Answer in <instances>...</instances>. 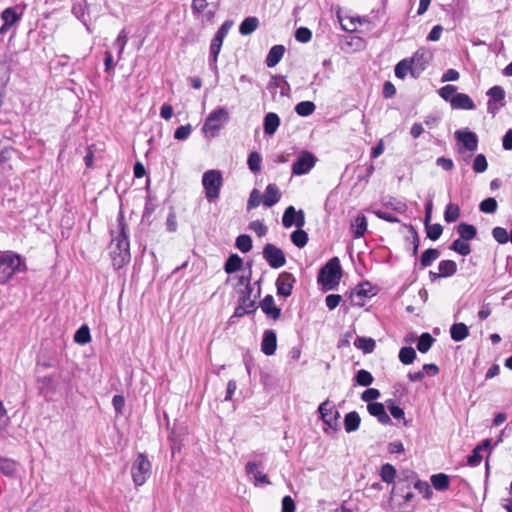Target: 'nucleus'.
<instances>
[{
	"label": "nucleus",
	"instance_id": "f257e3e1",
	"mask_svg": "<svg viewBox=\"0 0 512 512\" xmlns=\"http://www.w3.org/2000/svg\"><path fill=\"white\" fill-rule=\"evenodd\" d=\"M118 228L117 235H112L109 245V254L115 269L122 268L131 259L129 238L122 216L118 219Z\"/></svg>",
	"mask_w": 512,
	"mask_h": 512
},
{
	"label": "nucleus",
	"instance_id": "f03ea898",
	"mask_svg": "<svg viewBox=\"0 0 512 512\" xmlns=\"http://www.w3.org/2000/svg\"><path fill=\"white\" fill-rule=\"evenodd\" d=\"M342 278V267L338 257H332L319 269L317 281L323 289L334 290L338 287Z\"/></svg>",
	"mask_w": 512,
	"mask_h": 512
},
{
	"label": "nucleus",
	"instance_id": "7ed1b4c3",
	"mask_svg": "<svg viewBox=\"0 0 512 512\" xmlns=\"http://www.w3.org/2000/svg\"><path fill=\"white\" fill-rule=\"evenodd\" d=\"M25 267L21 257L12 252L6 251L0 255V284H6L14 274Z\"/></svg>",
	"mask_w": 512,
	"mask_h": 512
},
{
	"label": "nucleus",
	"instance_id": "20e7f679",
	"mask_svg": "<svg viewBox=\"0 0 512 512\" xmlns=\"http://www.w3.org/2000/svg\"><path fill=\"white\" fill-rule=\"evenodd\" d=\"M202 185L205 190V196L209 202L217 199L223 185L221 171L214 169L206 171L202 176Z\"/></svg>",
	"mask_w": 512,
	"mask_h": 512
},
{
	"label": "nucleus",
	"instance_id": "39448f33",
	"mask_svg": "<svg viewBox=\"0 0 512 512\" xmlns=\"http://www.w3.org/2000/svg\"><path fill=\"white\" fill-rule=\"evenodd\" d=\"M252 457L254 460L247 462L245 465V472L249 480L255 486L270 485L271 482L268 476L259 471V468L263 467L264 453L253 452Z\"/></svg>",
	"mask_w": 512,
	"mask_h": 512
},
{
	"label": "nucleus",
	"instance_id": "423d86ee",
	"mask_svg": "<svg viewBox=\"0 0 512 512\" xmlns=\"http://www.w3.org/2000/svg\"><path fill=\"white\" fill-rule=\"evenodd\" d=\"M229 113L226 108L219 107L213 110L206 118L202 131L205 135L216 137L223 124L228 122Z\"/></svg>",
	"mask_w": 512,
	"mask_h": 512
},
{
	"label": "nucleus",
	"instance_id": "0eeeda50",
	"mask_svg": "<svg viewBox=\"0 0 512 512\" xmlns=\"http://www.w3.org/2000/svg\"><path fill=\"white\" fill-rule=\"evenodd\" d=\"M152 465L144 453H138L131 466V475L136 486H142L151 476Z\"/></svg>",
	"mask_w": 512,
	"mask_h": 512
},
{
	"label": "nucleus",
	"instance_id": "6e6552de",
	"mask_svg": "<svg viewBox=\"0 0 512 512\" xmlns=\"http://www.w3.org/2000/svg\"><path fill=\"white\" fill-rule=\"evenodd\" d=\"M433 59V53L425 48H419L412 57L409 58V62L413 65L412 77L417 79L425 71Z\"/></svg>",
	"mask_w": 512,
	"mask_h": 512
},
{
	"label": "nucleus",
	"instance_id": "1a4fd4ad",
	"mask_svg": "<svg viewBox=\"0 0 512 512\" xmlns=\"http://www.w3.org/2000/svg\"><path fill=\"white\" fill-rule=\"evenodd\" d=\"M263 258L273 269H278L286 264V257L283 250L274 244L268 243L263 248Z\"/></svg>",
	"mask_w": 512,
	"mask_h": 512
},
{
	"label": "nucleus",
	"instance_id": "9d476101",
	"mask_svg": "<svg viewBox=\"0 0 512 512\" xmlns=\"http://www.w3.org/2000/svg\"><path fill=\"white\" fill-rule=\"evenodd\" d=\"M316 157L309 151H301L292 165V173L303 175L308 173L316 164Z\"/></svg>",
	"mask_w": 512,
	"mask_h": 512
},
{
	"label": "nucleus",
	"instance_id": "9b49d317",
	"mask_svg": "<svg viewBox=\"0 0 512 512\" xmlns=\"http://www.w3.org/2000/svg\"><path fill=\"white\" fill-rule=\"evenodd\" d=\"M318 412L325 424L334 430L338 429V419L340 417V413L330 405L329 400H325L319 405Z\"/></svg>",
	"mask_w": 512,
	"mask_h": 512
},
{
	"label": "nucleus",
	"instance_id": "f8f14e48",
	"mask_svg": "<svg viewBox=\"0 0 512 512\" xmlns=\"http://www.w3.org/2000/svg\"><path fill=\"white\" fill-rule=\"evenodd\" d=\"M296 279L292 273L283 272L276 280L277 294L283 297H289L292 294Z\"/></svg>",
	"mask_w": 512,
	"mask_h": 512
},
{
	"label": "nucleus",
	"instance_id": "ddd939ff",
	"mask_svg": "<svg viewBox=\"0 0 512 512\" xmlns=\"http://www.w3.org/2000/svg\"><path fill=\"white\" fill-rule=\"evenodd\" d=\"M456 139L462 143L464 148L470 152H474L478 147L477 135L469 130H458L455 132Z\"/></svg>",
	"mask_w": 512,
	"mask_h": 512
},
{
	"label": "nucleus",
	"instance_id": "4468645a",
	"mask_svg": "<svg viewBox=\"0 0 512 512\" xmlns=\"http://www.w3.org/2000/svg\"><path fill=\"white\" fill-rule=\"evenodd\" d=\"M277 349V336L273 330H265L261 342V351L267 355L272 356Z\"/></svg>",
	"mask_w": 512,
	"mask_h": 512
},
{
	"label": "nucleus",
	"instance_id": "2eb2a0df",
	"mask_svg": "<svg viewBox=\"0 0 512 512\" xmlns=\"http://www.w3.org/2000/svg\"><path fill=\"white\" fill-rule=\"evenodd\" d=\"M452 109L456 110H474L476 108L472 98L465 93H457L450 100Z\"/></svg>",
	"mask_w": 512,
	"mask_h": 512
},
{
	"label": "nucleus",
	"instance_id": "dca6fc26",
	"mask_svg": "<svg viewBox=\"0 0 512 512\" xmlns=\"http://www.w3.org/2000/svg\"><path fill=\"white\" fill-rule=\"evenodd\" d=\"M260 308L269 318L278 320L281 317V309L275 305L272 295H266L260 302Z\"/></svg>",
	"mask_w": 512,
	"mask_h": 512
},
{
	"label": "nucleus",
	"instance_id": "f3484780",
	"mask_svg": "<svg viewBox=\"0 0 512 512\" xmlns=\"http://www.w3.org/2000/svg\"><path fill=\"white\" fill-rule=\"evenodd\" d=\"M73 13L86 26L87 30H92V22L90 19L89 5L84 0L73 6Z\"/></svg>",
	"mask_w": 512,
	"mask_h": 512
},
{
	"label": "nucleus",
	"instance_id": "a211bd4d",
	"mask_svg": "<svg viewBox=\"0 0 512 512\" xmlns=\"http://www.w3.org/2000/svg\"><path fill=\"white\" fill-rule=\"evenodd\" d=\"M368 412L377 418V420L384 425L391 424V418L385 411V406L379 402L369 403L367 405Z\"/></svg>",
	"mask_w": 512,
	"mask_h": 512
},
{
	"label": "nucleus",
	"instance_id": "6ab92c4d",
	"mask_svg": "<svg viewBox=\"0 0 512 512\" xmlns=\"http://www.w3.org/2000/svg\"><path fill=\"white\" fill-rule=\"evenodd\" d=\"M281 192L278 186L274 183L267 185L263 197V204L266 207H272L280 201Z\"/></svg>",
	"mask_w": 512,
	"mask_h": 512
},
{
	"label": "nucleus",
	"instance_id": "aec40b11",
	"mask_svg": "<svg viewBox=\"0 0 512 512\" xmlns=\"http://www.w3.org/2000/svg\"><path fill=\"white\" fill-rule=\"evenodd\" d=\"M280 122V117L276 113H267L263 121L264 133L269 136L274 135L280 126Z\"/></svg>",
	"mask_w": 512,
	"mask_h": 512
},
{
	"label": "nucleus",
	"instance_id": "412c9836",
	"mask_svg": "<svg viewBox=\"0 0 512 512\" xmlns=\"http://www.w3.org/2000/svg\"><path fill=\"white\" fill-rule=\"evenodd\" d=\"M285 53V47L283 45H274L268 52L265 60L267 67H275L282 59Z\"/></svg>",
	"mask_w": 512,
	"mask_h": 512
},
{
	"label": "nucleus",
	"instance_id": "4be33fe9",
	"mask_svg": "<svg viewBox=\"0 0 512 512\" xmlns=\"http://www.w3.org/2000/svg\"><path fill=\"white\" fill-rule=\"evenodd\" d=\"M354 346L361 350L364 354H370L374 351L376 343L373 338L357 336L354 341Z\"/></svg>",
	"mask_w": 512,
	"mask_h": 512
},
{
	"label": "nucleus",
	"instance_id": "5701e85b",
	"mask_svg": "<svg viewBox=\"0 0 512 512\" xmlns=\"http://www.w3.org/2000/svg\"><path fill=\"white\" fill-rule=\"evenodd\" d=\"M361 423V418L358 412L352 411L344 417V428L347 433H352L358 430Z\"/></svg>",
	"mask_w": 512,
	"mask_h": 512
},
{
	"label": "nucleus",
	"instance_id": "b1692460",
	"mask_svg": "<svg viewBox=\"0 0 512 512\" xmlns=\"http://www.w3.org/2000/svg\"><path fill=\"white\" fill-rule=\"evenodd\" d=\"M457 233L460 238L465 241H470L474 239L477 235V229L474 225L468 224L465 222H461L456 227Z\"/></svg>",
	"mask_w": 512,
	"mask_h": 512
},
{
	"label": "nucleus",
	"instance_id": "393cba45",
	"mask_svg": "<svg viewBox=\"0 0 512 512\" xmlns=\"http://www.w3.org/2000/svg\"><path fill=\"white\" fill-rule=\"evenodd\" d=\"M450 335L452 340L460 342L468 337L469 329L464 323H454L450 328Z\"/></svg>",
	"mask_w": 512,
	"mask_h": 512
},
{
	"label": "nucleus",
	"instance_id": "a878e982",
	"mask_svg": "<svg viewBox=\"0 0 512 512\" xmlns=\"http://www.w3.org/2000/svg\"><path fill=\"white\" fill-rule=\"evenodd\" d=\"M259 26L257 17L251 16L245 18L239 26V32L243 36L252 34Z\"/></svg>",
	"mask_w": 512,
	"mask_h": 512
},
{
	"label": "nucleus",
	"instance_id": "bb28decb",
	"mask_svg": "<svg viewBox=\"0 0 512 512\" xmlns=\"http://www.w3.org/2000/svg\"><path fill=\"white\" fill-rule=\"evenodd\" d=\"M242 265V258L238 254H231L224 264V271L227 274H233L236 271L240 270Z\"/></svg>",
	"mask_w": 512,
	"mask_h": 512
},
{
	"label": "nucleus",
	"instance_id": "cd10ccee",
	"mask_svg": "<svg viewBox=\"0 0 512 512\" xmlns=\"http://www.w3.org/2000/svg\"><path fill=\"white\" fill-rule=\"evenodd\" d=\"M440 256V251L435 248L426 249L421 257H420V266L421 268H426L432 265V263L438 259Z\"/></svg>",
	"mask_w": 512,
	"mask_h": 512
},
{
	"label": "nucleus",
	"instance_id": "c85d7f7f",
	"mask_svg": "<svg viewBox=\"0 0 512 512\" xmlns=\"http://www.w3.org/2000/svg\"><path fill=\"white\" fill-rule=\"evenodd\" d=\"M438 270L443 278L451 277L457 272V264L453 260H442L438 264Z\"/></svg>",
	"mask_w": 512,
	"mask_h": 512
},
{
	"label": "nucleus",
	"instance_id": "c756f323",
	"mask_svg": "<svg viewBox=\"0 0 512 512\" xmlns=\"http://www.w3.org/2000/svg\"><path fill=\"white\" fill-rule=\"evenodd\" d=\"M431 483L438 491H445L449 488V476L444 473H438L431 476Z\"/></svg>",
	"mask_w": 512,
	"mask_h": 512
},
{
	"label": "nucleus",
	"instance_id": "7c9ffc66",
	"mask_svg": "<svg viewBox=\"0 0 512 512\" xmlns=\"http://www.w3.org/2000/svg\"><path fill=\"white\" fill-rule=\"evenodd\" d=\"M1 18L4 21L5 28H11V26L20 20L21 14L17 13L12 7L6 8L1 13Z\"/></svg>",
	"mask_w": 512,
	"mask_h": 512
},
{
	"label": "nucleus",
	"instance_id": "2f4dec72",
	"mask_svg": "<svg viewBox=\"0 0 512 512\" xmlns=\"http://www.w3.org/2000/svg\"><path fill=\"white\" fill-rule=\"evenodd\" d=\"M413 65L409 62V58L399 61L395 66V76L399 79H404L408 73L412 76Z\"/></svg>",
	"mask_w": 512,
	"mask_h": 512
},
{
	"label": "nucleus",
	"instance_id": "473e14b6",
	"mask_svg": "<svg viewBox=\"0 0 512 512\" xmlns=\"http://www.w3.org/2000/svg\"><path fill=\"white\" fill-rule=\"evenodd\" d=\"M340 22H341V27L344 31H347V32H354L356 31L357 29V23L361 24L363 22H367V20L365 18H360V17H345V18H340Z\"/></svg>",
	"mask_w": 512,
	"mask_h": 512
},
{
	"label": "nucleus",
	"instance_id": "72a5a7b5",
	"mask_svg": "<svg viewBox=\"0 0 512 512\" xmlns=\"http://www.w3.org/2000/svg\"><path fill=\"white\" fill-rule=\"evenodd\" d=\"M434 342L435 339L428 332H424L418 339L417 349L421 353H426L430 350Z\"/></svg>",
	"mask_w": 512,
	"mask_h": 512
},
{
	"label": "nucleus",
	"instance_id": "f704fd0d",
	"mask_svg": "<svg viewBox=\"0 0 512 512\" xmlns=\"http://www.w3.org/2000/svg\"><path fill=\"white\" fill-rule=\"evenodd\" d=\"M308 240V234L303 229H297L291 233V241L298 248L306 246Z\"/></svg>",
	"mask_w": 512,
	"mask_h": 512
},
{
	"label": "nucleus",
	"instance_id": "c9c22d12",
	"mask_svg": "<svg viewBox=\"0 0 512 512\" xmlns=\"http://www.w3.org/2000/svg\"><path fill=\"white\" fill-rule=\"evenodd\" d=\"M416 356L417 355H416L414 348H412L410 346L402 347L399 351V360L404 365L412 364L414 362V360L416 359Z\"/></svg>",
	"mask_w": 512,
	"mask_h": 512
},
{
	"label": "nucleus",
	"instance_id": "e433bc0d",
	"mask_svg": "<svg viewBox=\"0 0 512 512\" xmlns=\"http://www.w3.org/2000/svg\"><path fill=\"white\" fill-rule=\"evenodd\" d=\"M380 475L382 481L391 484L395 481L397 471L393 465L386 463L381 467Z\"/></svg>",
	"mask_w": 512,
	"mask_h": 512
},
{
	"label": "nucleus",
	"instance_id": "4c0bfd02",
	"mask_svg": "<svg viewBox=\"0 0 512 512\" xmlns=\"http://www.w3.org/2000/svg\"><path fill=\"white\" fill-rule=\"evenodd\" d=\"M316 109L312 101H301L295 106V112L302 117L311 115Z\"/></svg>",
	"mask_w": 512,
	"mask_h": 512
},
{
	"label": "nucleus",
	"instance_id": "58836bf2",
	"mask_svg": "<svg viewBox=\"0 0 512 512\" xmlns=\"http://www.w3.org/2000/svg\"><path fill=\"white\" fill-rule=\"evenodd\" d=\"M450 249L462 256H467L471 253L470 245L467 243V241L461 238L454 240L450 245Z\"/></svg>",
	"mask_w": 512,
	"mask_h": 512
},
{
	"label": "nucleus",
	"instance_id": "ea45409f",
	"mask_svg": "<svg viewBox=\"0 0 512 512\" xmlns=\"http://www.w3.org/2000/svg\"><path fill=\"white\" fill-rule=\"evenodd\" d=\"M354 238L362 237L367 231V219L363 214L358 215L354 221Z\"/></svg>",
	"mask_w": 512,
	"mask_h": 512
},
{
	"label": "nucleus",
	"instance_id": "a19ab883",
	"mask_svg": "<svg viewBox=\"0 0 512 512\" xmlns=\"http://www.w3.org/2000/svg\"><path fill=\"white\" fill-rule=\"evenodd\" d=\"M235 246L241 252L247 253L252 249V239L247 234H241L236 238Z\"/></svg>",
	"mask_w": 512,
	"mask_h": 512
},
{
	"label": "nucleus",
	"instance_id": "79ce46f5",
	"mask_svg": "<svg viewBox=\"0 0 512 512\" xmlns=\"http://www.w3.org/2000/svg\"><path fill=\"white\" fill-rule=\"evenodd\" d=\"M355 380L358 385L367 387L373 383L374 378L369 371L360 369L355 375Z\"/></svg>",
	"mask_w": 512,
	"mask_h": 512
},
{
	"label": "nucleus",
	"instance_id": "37998d69",
	"mask_svg": "<svg viewBox=\"0 0 512 512\" xmlns=\"http://www.w3.org/2000/svg\"><path fill=\"white\" fill-rule=\"evenodd\" d=\"M16 470L17 468L15 461L0 456V471L3 474L7 476H12L15 474Z\"/></svg>",
	"mask_w": 512,
	"mask_h": 512
},
{
	"label": "nucleus",
	"instance_id": "c03bdc74",
	"mask_svg": "<svg viewBox=\"0 0 512 512\" xmlns=\"http://www.w3.org/2000/svg\"><path fill=\"white\" fill-rule=\"evenodd\" d=\"M297 213H298V211H296L294 206H288L285 209L283 217H282V224L285 228H290L294 225V223H295L294 220L296 218Z\"/></svg>",
	"mask_w": 512,
	"mask_h": 512
},
{
	"label": "nucleus",
	"instance_id": "a18cd8bd",
	"mask_svg": "<svg viewBox=\"0 0 512 512\" xmlns=\"http://www.w3.org/2000/svg\"><path fill=\"white\" fill-rule=\"evenodd\" d=\"M74 340L78 344H86L91 340L90 330L87 325L81 326L74 335Z\"/></svg>",
	"mask_w": 512,
	"mask_h": 512
},
{
	"label": "nucleus",
	"instance_id": "49530a36",
	"mask_svg": "<svg viewBox=\"0 0 512 512\" xmlns=\"http://www.w3.org/2000/svg\"><path fill=\"white\" fill-rule=\"evenodd\" d=\"M497 208H498V203H497L496 199L493 197L484 199L479 205L480 211L483 213H486V214L495 213L497 211Z\"/></svg>",
	"mask_w": 512,
	"mask_h": 512
},
{
	"label": "nucleus",
	"instance_id": "de8ad7c7",
	"mask_svg": "<svg viewBox=\"0 0 512 512\" xmlns=\"http://www.w3.org/2000/svg\"><path fill=\"white\" fill-rule=\"evenodd\" d=\"M460 216V208L458 205L448 204L444 212V219L447 223L455 222Z\"/></svg>",
	"mask_w": 512,
	"mask_h": 512
},
{
	"label": "nucleus",
	"instance_id": "09e8293b",
	"mask_svg": "<svg viewBox=\"0 0 512 512\" xmlns=\"http://www.w3.org/2000/svg\"><path fill=\"white\" fill-rule=\"evenodd\" d=\"M416 480L417 474L410 469H405L401 471L397 481H403V483L406 485V488L409 490L411 485L414 484Z\"/></svg>",
	"mask_w": 512,
	"mask_h": 512
},
{
	"label": "nucleus",
	"instance_id": "8fccbe9b",
	"mask_svg": "<svg viewBox=\"0 0 512 512\" xmlns=\"http://www.w3.org/2000/svg\"><path fill=\"white\" fill-rule=\"evenodd\" d=\"M425 229H426L427 237L432 241L438 240L443 232L442 225H440L438 223L432 224V225H430L429 223L425 224Z\"/></svg>",
	"mask_w": 512,
	"mask_h": 512
},
{
	"label": "nucleus",
	"instance_id": "3c124183",
	"mask_svg": "<svg viewBox=\"0 0 512 512\" xmlns=\"http://www.w3.org/2000/svg\"><path fill=\"white\" fill-rule=\"evenodd\" d=\"M487 95L489 96L488 101L503 103L505 98V91L501 86L496 85L488 90Z\"/></svg>",
	"mask_w": 512,
	"mask_h": 512
},
{
	"label": "nucleus",
	"instance_id": "603ef678",
	"mask_svg": "<svg viewBox=\"0 0 512 512\" xmlns=\"http://www.w3.org/2000/svg\"><path fill=\"white\" fill-rule=\"evenodd\" d=\"M262 157L258 152H251L248 156L247 164L249 169L256 173L261 169Z\"/></svg>",
	"mask_w": 512,
	"mask_h": 512
},
{
	"label": "nucleus",
	"instance_id": "864d4df0",
	"mask_svg": "<svg viewBox=\"0 0 512 512\" xmlns=\"http://www.w3.org/2000/svg\"><path fill=\"white\" fill-rule=\"evenodd\" d=\"M248 272L246 275H241L238 277V281L236 284V288L243 286V288L251 287V279H252V261L246 263Z\"/></svg>",
	"mask_w": 512,
	"mask_h": 512
},
{
	"label": "nucleus",
	"instance_id": "5fc2aeb1",
	"mask_svg": "<svg viewBox=\"0 0 512 512\" xmlns=\"http://www.w3.org/2000/svg\"><path fill=\"white\" fill-rule=\"evenodd\" d=\"M492 236L499 244H506L509 241V234L503 227H494L492 229Z\"/></svg>",
	"mask_w": 512,
	"mask_h": 512
},
{
	"label": "nucleus",
	"instance_id": "6e6d98bb",
	"mask_svg": "<svg viewBox=\"0 0 512 512\" xmlns=\"http://www.w3.org/2000/svg\"><path fill=\"white\" fill-rule=\"evenodd\" d=\"M488 163L484 154H478L473 161V170L476 173H483L487 170Z\"/></svg>",
	"mask_w": 512,
	"mask_h": 512
},
{
	"label": "nucleus",
	"instance_id": "4d7b16f0",
	"mask_svg": "<svg viewBox=\"0 0 512 512\" xmlns=\"http://www.w3.org/2000/svg\"><path fill=\"white\" fill-rule=\"evenodd\" d=\"M481 452H482V446H476L472 450V454L469 455L467 458V464L470 467H476L481 463L482 458H483L481 455Z\"/></svg>",
	"mask_w": 512,
	"mask_h": 512
},
{
	"label": "nucleus",
	"instance_id": "13d9d810",
	"mask_svg": "<svg viewBox=\"0 0 512 512\" xmlns=\"http://www.w3.org/2000/svg\"><path fill=\"white\" fill-rule=\"evenodd\" d=\"M262 202V195L258 189H253L250 193L248 202H247V210L250 211L260 205Z\"/></svg>",
	"mask_w": 512,
	"mask_h": 512
},
{
	"label": "nucleus",
	"instance_id": "bf43d9fd",
	"mask_svg": "<svg viewBox=\"0 0 512 512\" xmlns=\"http://www.w3.org/2000/svg\"><path fill=\"white\" fill-rule=\"evenodd\" d=\"M456 91H457L456 86L447 84V85L441 87L439 89L438 93L443 100L450 102V100L453 98V96L455 94H457Z\"/></svg>",
	"mask_w": 512,
	"mask_h": 512
},
{
	"label": "nucleus",
	"instance_id": "052dcab7",
	"mask_svg": "<svg viewBox=\"0 0 512 512\" xmlns=\"http://www.w3.org/2000/svg\"><path fill=\"white\" fill-rule=\"evenodd\" d=\"M366 286H369V283L359 284L357 286L355 292L351 293L350 297L351 298L357 297V298H359L362 301L364 298L372 296L371 289L370 288H366Z\"/></svg>",
	"mask_w": 512,
	"mask_h": 512
},
{
	"label": "nucleus",
	"instance_id": "680f3d73",
	"mask_svg": "<svg viewBox=\"0 0 512 512\" xmlns=\"http://www.w3.org/2000/svg\"><path fill=\"white\" fill-rule=\"evenodd\" d=\"M295 39L300 43H308L312 39V32L307 27H300L295 32Z\"/></svg>",
	"mask_w": 512,
	"mask_h": 512
},
{
	"label": "nucleus",
	"instance_id": "e2e57ef3",
	"mask_svg": "<svg viewBox=\"0 0 512 512\" xmlns=\"http://www.w3.org/2000/svg\"><path fill=\"white\" fill-rule=\"evenodd\" d=\"M383 205L387 208H390L398 213H404L407 209V206L402 201H397L394 198H390L388 201H385Z\"/></svg>",
	"mask_w": 512,
	"mask_h": 512
},
{
	"label": "nucleus",
	"instance_id": "0e129e2a",
	"mask_svg": "<svg viewBox=\"0 0 512 512\" xmlns=\"http://www.w3.org/2000/svg\"><path fill=\"white\" fill-rule=\"evenodd\" d=\"M192 132V126L190 124L179 126L174 132V138L176 140H186Z\"/></svg>",
	"mask_w": 512,
	"mask_h": 512
},
{
	"label": "nucleus",
	"instance_id": "69168bd1",
	"mask_svg": "<svg viewBox=\"0 0 512 512\" xmlns=\"http://www.w3.org/2000/svg\"><path fill=\"white\" fill-rule=\"evenodd\" d=\"M413 485L415 489L424 494V498H431L433 491L427 482L417 479Z\"/></svg>",
	"mask_w": 512,
	"mask_h": 512
},
{
	"label": "nucleus",
	"instance_id": "338daca9",
	"mask_svg": "<svg viewBox=\"0 0 512 512\" xmlns=\"http://www.w3.org/2000/svg\"><path fill=\"white\" fill-rule=\"evenodd\" d=\"M249 229L254 231L258 237H263L267 234V227L261 221L255 220L249 224Z\"/></svg>",
	"mask_w": 512,
	"mask_h": 512
},
{
	"label": "nucleus",
	"instance_id": "774afa93",
	"mask_svg": "<svg viewBox=\"0 0 512 512\" xmlns=\"http://www.w3.org/2000/svg\"><path fill=\"white\" fill-rule=\"evenodd\" d=\"M379 397H380V391L375 388H368L361 395V399L364 402H367L368 404L373 403L372 401L378 399Z\"/></svg>",
	"mask_w": 512,
	"mask_h": 512
}]
</instances>
